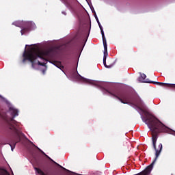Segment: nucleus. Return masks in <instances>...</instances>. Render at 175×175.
<instances>
[{
  "instance_id": "nucleus-1",
  "label": "nucleus",
  "mask_w": 175,
  "mask_h": 175,
  "mask_svg": "<svg viewBox=\"0 0 175 175\" xmlns=\"http://www.w3.org/2000/svg\"><path fill=\"white\" fill-rule=\"evenodd\" d=\"M49 57H50V51L42 50L38 46L33 45V46H30L27 51V47H25L23 62H25L27 60L29 61L31 63L33 69H40L42 66V72L44 75L46 70H47L46 64H47V58Z\"/></svg>"
},
{
  "instance_id": "nucleus-2",
  "label": "nucleus",
  "mask_w": 175,
  "mask_h": 175,
  "mask_svg": "<svg viewBox=\"0 0 175 175\" xmlns=\"http://www.w3.org/2000/svg\"><path fill=\"white\" fill-rule=\"evenodd\" d=\"M4 102L8 105L9 111L8 112L7 117L3 116H1V117L7 121L8 128L9 129L14 132H17V122L14 120V118L18 116V110L14 108L6 99H4Z\"/></svg>"
},
{
  "instance_id": "nucleus-3",
  "label": "nucleus",
  "mask_w": 175,
  "mask_h": 175,
  "mask_svg": "<svg viewBox=\"0 0 175 175\" xmlns=\"http://www.w3.org/2000/svg\"><path fill=\"white\" fill-rule=\"evenodd\" d=\"M95 18L100 29V32L103 38V46H104V56H103L104 66H105L107 68H110L113 66V65L107 66V64H106V58H107V42H106V38H105V31H103V27H102V25H100V22H99V19L98 18L96 14H95Z\"/></svg>"
},
{
  "instance_id": "nucleus-4",
  "label": "nucleus",
  "mask_w": 175,
  "mask_h": 175,
  "mask_svg": "<svg viewBox=\"0 0 175 175\" xmlns=\"http://www.w3.org/2000/svg\"><path fill=\"white\" fill-rule=\"evenodd\" d=\"M146 77H147V75H146V74H141L140 77L138 78V80L139 81H140V83H153L154 84H159V85H161V87H163L165 85H174V87H175V85L170 84V83L149 81L148 79H146Z\"/></svg>"
},
{
  "instance_id": "nucleus-5",
  "label": "nucleus",
  "mask_w": 175,
  "mask_h": 175,
  "mask_svg": "<svg viewBox=\"0 0 175 175\" xmlns=\"http://www.w3.org/2000/svg\"><path fill=\"white\" fill-rule=\"evenodd\" d=\"M12 25H15L16 27H19L20 28H23V27H27L28 25H30V29H33L36 27V25H35V23L32 22L16 21L14 22Z\"/></svg>"
},
{
  "instance_id": "nucleus-6",
  "label": "nucleus",
  "mask_w": 175,
  "mask_h": 175,
  "mask_svg": "<svg viewBox=\"0 0 175 175\" xmlns=\"http://www.w3.org/2000/svg\"><path fill=\"white\" fill-rule=\"evenodd\" d=\"M77 79L79 81H81L82 83H85L86 84H92L93 85H96L97 87H100V83H102L100 81H91L90 79H87L81 77V75H79Z\"/></svg>"
},
{
  "instance_id": "nucleus-7",
  "label": "nucleus",
  "mask_w": 175,
  "mask_h": 175,
  "mask_svg": "<svg viewBox=\"0 0 175 175\" xmlns=\"http://www.w3.org/2000/svg\"><path fill=\"white\" fill-rule=\"evenodd\" d=\"M112 95V96H115V98H117L118 99H119V100L121 101L122 103L124 104H126V105H132V103H131V101L129 100V98H128V97H122V98H120V97H118V96L116 95V94H113L111 93H109Z\"/></svg>"
},
{
  "instance_id": "nucleus-8",
  "label": "nucleus",
  "mask_w": 175,
  "mask_h": 175,
  "mask_svg": "<svg viewBox=\"0 0 175 175\" xmlns=\"http://www.w3.org/2000/svg\"><path fill=\"white\" fill-rule=\"evenodd\" d=\"M0 175H10L9 172L3 168H0Z\"/></svg>"
},
{
  "instance_id": "nucleus-9",
  "label": "nucleus",
  "mask_w": 175,
  "mask_h": 175,
  "mask_svg": "<svg viewBox=\"0 0 175 175\" xmlns=\"http://www.w3.org/2000/svg\"><path fill=\"white\" fill-rule=\"evenodd\" d=\"M54 65L55 66H57V68H58L59 69H61V70L64 69V66H61V63H56Z\"/></svg>"
},
{
  "instance_id": "nucleus-10",
  "label": "nucleus",
  "mask_w": 175,
  "mask_h": 175,
  "mask_svg": "<svg viewBox=\"0 0 175 175\" xmlns=\"http://www.w3.org/2000/svg\"><path fill=\"white\" fill-rule=\"evenodd\" d=\"M35 170H36V173H38L40 175H46L40 169L35 168Z\"/></svg>"
},
{
  "instance_id": "nucleus-11",
  "label": "nucleus",
  "mask_w": 175,
  "mask_h": 175,
  "mask_svg": "<svg viewBox=\"0 0 175 175\" xmlns=\"http://www.w3.org/2000/svg\"><path fill=\"white\" fill-rule=\"evenodd\" d=\"M29 29H22V30L21 31V35H25V32H27V31H29Z\"/></svg>"
},
{
  "instance_id": "nucleus-12",
  "label": "nucleus",
  "mask_w": 175,
  "mask_h": 175,
  "mask_svg": "<svg viewBox=\"0 0 175 175\" xmlns=\"http://www.w3.org/2000/svg\"><path fill=\"white\" fill-rule=\"evenodd\" d=\"M38 150H40V151H41V152H42V154H44V155L46 157V155H47V154H46V153H44L43 151H42L40 148H38Z\"/></svg>"
},
{
  "instance_id": "nucleus-13",
  "label": "nucleus",
  "mask_w": 175,
  "mask_h": 175,
  "mask_svg": "<svg viewBox=\"0 0 175 175\" xmlns=\"http://www.w3.org/2000/svg\"><path fill=\"white\" fill-rule=\"evenodd\" d=\"M62 14H64V16H66V12H62Z\"/></svg>"
},
{
  "instance_id": "nucleus-14",
  "label": "nucleus",
  "mask_w": 175,
  "mask_h": 175,
  "mask_svg": "<svg viewBox=\"0 0 175 175\" xmlns=\"http://www.w3.org/2000/svg\"><path fill=\"white\" fill-rule=\"evenodd\" d=\"M11 150H12V151H13V150H14V148H13V146H11Z\"/></svg>"
},
{
  "instance_id": "nucleus-15",
  "label": "nucleus",
  "mask_w": 175,
  "mask_h": 175,
  "mask_svg": "<svg viewBox=\"0 0 175 175\" xmlns=\"http://www.w3.org/2000/svg\"><path fill=\"white\" fill-rule=\"evenodd\" d=\"M46 157L47 158H49V159H50V158L49 157V156L46 155Z\"/></svg>"
},
{
  "instance_id": "nucleus-16",
  "label": "nucleus",
  "mask_w": 175,
  "mask_h": 175,
  "mask_svg": "<svg viewBox=\"0 0 175 175\" xmlns=\"http://www.w3.org/2000/svg\"><path fill=\"white\" fill-rule=\"evenodd\" d=\"M62 168L65 169V168H64L63 167H62Z\"/></svg>"
},
{
  "instance_id": "nucleus-17",
  "label": "nucleus",
  "mask_w": 175,
  "mask_h": 175,
  "mask_svg": "<svg viewBox=\"0 0 175 175\" xmlns=\"http://www.w3.org/2000/svg\"><path fill=\"white\" fill-rule=\"evenodd\" d=\"M62 168L65 169V168H64L63 167H62Z\"/></svg>"
},
{
  "instance_id": "nucleus-18",
  "label": "nucleus",
  "mask_w": 175,
  "mask_h": 175,
  "mask_svg": "<svg viewBox=\"0 0 175 175\" xmlns=\"http://www.w3.org/2000/svg\"><path fill=\"white\" fill-rule=\"evenodd\" d=\"M62 168L65 169V168H64L63 167H62Z\"/></svg>"
},
{
  "instance_id": "nucleus-19",
  "label": "nucleus",
  "mask_w": 175,
  "mask_h": 175,
  "mask_svg": "<svg viewBox=\"0 0 175 175\" xmlns=\"http://www.w3.org/2000/svg\"><path fill=\"white\" fill-rule=\"evenodd\" d=\"M28 45H26V47Z\"/></svg>"
}]
</instances>
